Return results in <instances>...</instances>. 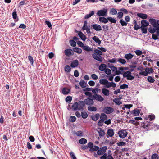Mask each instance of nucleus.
Instances as JSON below:
<instances>
[{
	"label": "nucleus",
	"instance_id": "obj_1",
	"mask_svg": "<svg viewBox=\"0 0 159 159\" xmlns=\"http://www.w3.org/2000/svg\"><path fill=\"white\" fill-rule=\"evenodd\" d=\"M149 21L152 25L154 28L153 29L151 27L149 28V32L151 33H154L156 30H157V35L159 36V20H157L156 21L155 19L151 18L149 20Z\"/></svg>",
	"mask_w": 159,
	"mask_h": 159
},
{
	"label": "nucleus",
	"instance_id": "obj_2",
	"mask_svg": "<svg viewBox=\"0 0 159 159\" xmlns=\"http://www.w3.org/2000/svg\"><path fill=\"white\" fill-rule=\"evenodd\" d=\"M88 23L87 21H85L84 22V25L82 27V30H86L88 34L91 33L90 31L91 26L90 25H88Z\"/></svg>",
	"mask_w": 159,
	"mask_h": 159
},
{
	"label": "nucleus",
	"instance_id": "obj_3",
	"mask_svg": "<svg viewBox=\"0 0 159 159\" xmlns=\"http://www.w3.org/2000/svg\"><path fill=\"white\" fill-rule=\"evenodd\" d=\"M123 76L124 77H126L127 80H131L134 79V77L131 75V72L130 71H127L124 72Z\"/></svg>",
	"mask_w": 159,
	"mask_h": 159
},
{
	"label": "nucleus",
	"instance_id": "obj_4",
	"mask_svg": "<svg viewBox=\"0 0 159 159\" xmlns=\"http://www.w3.org/2000/svg\"><path fill=\"white\" fill-rule=\"evenodd\" d=\"M107 9L104 8L103 10L98 11L97 14L99 16H106L107 14Z\"/></svg>",
	"mask_w": 159,
	"mask_h": 159
},
{
	"label": "nucleus",
	"instance_id": "obj_5",
	"mask_svg": "<svg viewBox=\"0 0 159 159\" xmlns=\"http://www.w3.org/2000/svg\"><path fill=\"white\" fill-rule=\"evenodd\" d=\"M118 134L120 138L123 139L125 138L127 136L128 133L126 130H121L118 132Z\"/></svg>",
	"mask_w": 159,
	"mask_h": 159
},
{
	"label": "nucleus",
	"instance_id": "obj_6",
	"mask_svg": "<svg viewBox=\"0 0 159 159\" xmlns=\"http://www.w3.org/2000/svg\"><path fill=\"white\" fill-rule=\"evenodd\" d=\"M93 99L99 102L103 101L104 99L101 95L97 94H94L93 96Z\"/></svg>",
	"mask_w": 159,
	"mask_h": 159
},
{
	"label": "nucleus",
	"instance_id": "obj_7",
	"mask_svg": "<svg viewBox=\"0 0 159 159\" xmlns=\"http://www.w3.org/2000/svg\"><path fill=\"white\" fill-rule=\"evenodd\" d=\"M93 98L91 99L88 98H87L84 99V102H85V105H92L93 104L94 102L93 101Z\"/></svg>",
	"mask_w": 159,
	"mask_h": 159
},
{
	"label": "nucleus",
	"instance_id": "obj_8",
	"mask_svg": "<svg viewBox=\"0 0 159 159\" xmlns=\"http://www.w3.org/2000/svg\"><path fill=\"white\" fill-rule=\"evenodd\" d=\"M78 103L79 110L80 111H83L84 109V107L86 105L84 101H80Z\"/></svg>",
	"mask_w": 159,
	"mask_h": 159
},
{
	"label": "nucleus",
	"instance_id": "obj_9",
	"mask_svg": "<svg viewBox=\"0 0 159 159\" xmlns=\"http://www.w3.org/2000/svg\"><path fill=\"white\" fill-rule=\"evenodd\" d=\"M91 29H93L96 31H100L102 30L101 26L98 24H94L91 25Z\"/></svg>",
	"mask_w": 159,
	"mask_h": 159
},
{
	"label": "nucleus",
	"instance_id": "obj_10",
	"mask_svg": "<svg viewBox=\"0 0 159 159\" xmlns=\"http://www.w3.org/2000/svg\"><path fill=\"white\" fill-rule=\"evenodd\" d=\"M113 111V108L109 107H105L103 110V111L107 114H110Z\"/></svg>",
	"mask_w": 159,
	"mask_h": 159
},
{
	"label": "nucleus",
	"instance_id": "obj_11",
	"mask_svg": "<svg viewBox=\"0 0 159 159\" xmlns=\"http://www.w3.org/2000/svg\"><path fill=\"white\" fill-rule=\"evenodd\" d=\"M92 57L94 59L99 62H101L102 61V57L100 55H98L96 53H93L92 54Z\"/></svg>",
	"mask_w": 159,
	"mask_h": 159
},
{
	"label": "nucleus",
	"instance_id": "obj_12",
	"mask_svg": "<svg viewBox=\"0 0 159 159\" xmlns=\"http://www.w3.org/2000/svg\"><path fill=\"white\" fill-rule=\"evenodd\" d=\"M109 67L111 69L112 71L115 72L116 74L115 75L123 74V73L121 72V71L117 70V68L116 67L113 66H110Z\"/></svg>",
	"mask_w": 159,
	"mask_h": 159
},
{
	"label": "nucleus",
	"instance_id": "obj_13",
	"mask_svg": "<svg viewBox=\"0 0 159 159\" xmlns=\"http://www.w3.org/2000/svg\"><path fill=\"white\" fill-rule=\"evenodd\" d=\"M65 54L67 57H70L74 54L73 51L71 49H66L64 51Z\"/></svg>",
	"mask_w": 159,
	"mask_h": 159
},
{
	"label": "nucleus",
	"instance_id": "obj_14",
	"mask_svg": "<svg viewBox=\"0 0 159 159\" xmlns=\"http://www.w3.org/2000/svg\"><path fill=\"white\" fill-rule=\"evenodd\" d=\"M140 112L139 110L135 109L130 112V115H133V116H139Z\"/></svg>",
	"mask_w": 159,
	"mask_h": 159
},
{
	"label": "nucleus",
	"instance_id": "obj_15",
	"mask_svg": "<svg viewBox=\"0 0 159 159\" xmlns=\"http://www.w3.org/2000/svg\"><path fill=\"white\" fill-rule=\"evenodd\" d=\"M102 93L105 96H108L110 94L109 91L105 88H103L102 89Z\"/></svg>",
	"mask_w": 159,
	"mask_h": 159
},
{
	"label": "nucleus",
	"instance_id": "obj_16",
	"mask_svg": "<svg viewBox=\"0 0 159 159\" xmlns=\"http://www.w3.org/2000/svg\"><path fill=\"white\" fill-rule=\"evenodd\" d=\"M116 86V84L115 83L113 82H110L108 81L105 87L107 88H109L111 87H115Z\"/></svg>",
	"mask_w": 159,
	"mask_h": 159
},
{
	"label": "nucleus",
	"instance_id": "obj_17",
	"mask_svg": "<svg viewBox=\"0 0 159 159\" xmlns=\"http://www.w3.org/2000/svg\"><path fill=\"white\" fill-rule=\"evenodd\" d=\"M134 55L130 53L125 54L124 56V58L127 60H129L133 58Z\"/></svg>",
	"mask_w": 159,
	"mask_h": 159
},
{
	"label": "nucleus",
	"instance_id": "obj_18",
	"mask_svg": "<svg viewBox=\"0 0 159 159\" xmlns=\"http://www.w3.org/2000/svg\"><path fill=\"white\" fill-rule=\"evenodd\" d=\"M79 65L78 61L77 60H74L71 63L70 66L72 68L77 67Z\"/></svg>",
	"mask_w": 159,
	"mask_h": 159
},
{
	"label": "nucleus",
	"instance_id": "obj_19",
	"mask_svg": "<svg viewBox=\"0 0 159 159\" xmlns=\"http://www.w3.org/2000/svg\"><path fill=\"white\" fill-rule=\"evenodd\" d=\"M72 109L74 111H80L79 110V105L77 102H75L72 105Z\"/></svg>",
	"mask_w": 159,
	"mask_h": 159
},
{
	"label": "nucleus",
	"instance_id": "obj_20",
	"mask_svg": "<svg viewBox=\"0 0 159 159\" xmlns=\"http://www.w3.org/2000/svg\"><path fill=\"white\" fill-rule=\"evenodd\" d=\"M107 134L110 137H112L114 134L113 129H109L107 130Z\"/></svg>",
	"mask_w": 159,
	"mask_h": 159
},
{
	"label": "nucleus",
	"instance_id": "obj_21",
	"mask_svg": "<svg viewBox=\"0 0 159 159\" xmlns=\"http://www.w3.org/2000/svg\"><path fill=\"white\" fill-rule=\"evenodd\" d=\"M141 27H145L149 25V23L148 22L145 20H143L141 21Z\"/></svg>",
	"mask_w": 159,
	"mask_h": 159
},
{
	"label": "nucleus",
	"instance_id": "obj_22",
	"mask_svg": "<svg viewBox=\"0 0 159 159\" xmlns=\"http://www.w3.org/2000/svg\"><path fill=\"white\" fill-rule=\"evenodd\" d=\"M107 67V66L104 64H101L99 66V69L101 71L105 70Z\"/></svg>",
	"mask_w": 159,
	"mask_h": 159
},
{
	"label": "nucleus",
	"instance_id": "obj_23",
	"mask_svg": "<svg viewBox=\"0 0 159 159\" xmlns=\"http://www.w3.org/2000/svg\"><path fill=\"white\" fill-rule=\"evenodd\" d=\"M99 20L100 22L104 23H107L108 22L107 19L104 17H99Z\"/></svg>",
	"mask_w": 159,
	"mask_h": 159
},
{
	"label": "nucleus",
	"instance_id": "obj_24",
	"mask_svg": "<svg viewBox=\"0 0 159 159\" xmlns=\"http://www.w3.org/2000/svg\"><path fill=\"white\" fill-rule=\"evenodd\" d=\"M92 105L89 106L88 107V110L89 111H95L97 110V108L95 107L92 106Z\"/></svg>",
	"mask_w": 159,
	"mask_h": 159
},
{
	"label": "nucleus",
	"instance_id": "obj_25",
	"mask_svg": "<svg viewBox=\"0 0 159 159\" xmlns=\"http://www.w3.org/2000/svg\"><path fill=\"white\" fill-rule=\"evenodd\" d=\"M100 115L98 113L96 114L95 115L92 116L91 118L92 120L94 121H96L99 118Z\"/></svg>",
	"mask_w": 159,
	"mask_h": 159
},
{
	"label": "nucleus",
	"instance_id": "obj_26",
	"mask_svg": "<svg viewBox=\"0 0 159 159\" xmlns=\"http://www.w3.org/2000/svg\"><path fill=\"white\" fill-rule=\"evenodd\" d=\"M78 34L82 40L85 41L86 39L85 36L81 31L79 32Z\"/></svg>",
	"mask_w": 159,
	"mask_h": 159
},
{
	"label": "nucleus",
	"instance_id": "obj_27",
	"mask_svg": "<svg viewBox=\"0 0 159 159\" xmlns=\"http://www.w3.org/2000/svg\"><path fill=\"white\" fill-rule=\"evenodd\" d=\"M137 16L139 17L142 19H146L148 17V16L147 14L142 13H138Z\"/></svg>",
	"mask_w": 159,
	"mask_h": 159
},
{
	"label": "nucleus",
	"instance_id": "obj_28",
	"mask_svg": "<svg viewBox=\"0 0 159 159\" xmlns=\"http://www.w3.org/2000/svg\"><path fill=\"white\" fill-rule=\"evenodd\" d=\"M73 51L78 54H81L82 52V50L79 48L75 47L73 49Z\"/></svg>",
	"mask_w": 159,
	"mask_h": 159
},
{
	"label": "nucleus",
	"instance_id": "obj_29",
	"mask_svg": "<svg viewBox=\"0 0 159 159\" xmlns=\"http://www.w3.org/2000/svg\"><path fill=\"white\" fill-rule=\"evenodd\" d=\"M108 80L105 79H101L99 80V83L102 85H106Z\"/></svg>",
	"mask_w": 159,
	"mask_h": 159
},
{
	"label": "nucleus",
	"instance_id": "obj_30",
	"mask_svg": "<svg viewBox=\"0 0 159 159\" xmlns=\"http://www.w3.org/2000/svg\"><path fill=\"white\" fill-rule=\"evenodd\" d=\"M93 39L94 41H95L96 43H97L99 45L101 44V41L99 39L98 37L96 36H94L93 38Z\"/></svg>",
	"mask_w": 159,
	"mask_h": 159
},
{
	"label": "nucleus",
	"instance_id": "obj_31",
	"mask_svg": "<svg viewBox=\"0 0 159 159\" xmlns=\"http://www.w3.org/2000/svg\"><path fill=\"white\" fill-rule=\"evenodd\" d=\"M99 149V147L97 146H93L92 148L90 149L89 151L91 152H93L97 151Z\"/></svg>",
	"mask_w": 159,
	"mask_h": 159
},
{
	"label": "nucleus",
	"instance_id": "obj_32",
	"mask_svg": "<svg viewBox=\"0 0 159 159\" xmlns=\"http://www.w3.org/2000/svg\"><path fill=\"white\" fill-rule=\"evenodd\" d=\"M83 48L84 50L88 52L92 51H93L92 49L87 45L84 46Z\"/></svg>",
	"mask_w": 159,
	"mask_h": 159
},
{
	"label": "nucleus",
	"instance_id": "obj_33",
	"mask_svg": "<svg viewBox=\"0 0 159 159\" xmlns=\"http://www.w3.org/2000/svg\"><path fill=\"white\" fill-rule=\"evenodd\" d=\"M145 71L148 73V75L149 73H153L154 72L153 69L152 68L147 67L145 69Z\"/></svg>",
	"mask_w": 159,
	"mask_h": 159
},
{
	"label": "nucleus",
	"instance_id": "obj_34",
	"mask_svg": "<svg viewBox=\"0 0 159 159\" xmlns=\"http://www.w3.org/2000/svg\"><path fill=\"white\" fill-rule=\"evenodd\" d=\"M79 142L80 144H84L87 143V140L85 139L82 138L80 139Z\"/></svg>",
	"mask_w": 159,
	"mask_h": 159
},
{
	"label": "nucleus",
	"instance_id": "obj_35",
	"mask_svg": "<svg viewBox=\"0 0 159 159\" xmlns=\"http://www.w3.org/2000/svg\"><path fill=\"white\" fill-rule=\"evenodd\" d=\"M117 61L119 62L123 65L125 64L126 62V60L125 59H123L122 58L118 59Z\"/></svg>",
	"mask_w": 159,
	"mask_h": 159
},
{
	"label": "nucleus",
	"instance_id": "obj_36",
	"mask_svg": "<svg viewBox=\"0 0 159 159\" xmlns=\"http://www.w3.org/2000/svg\"><path fill=\"white\" fill-rule=\"evenodd\" d=\"M94 14V12L93 11H91L90 13H89V14L86 15L85 16L84 18L85 19H88L90 17L92 16H93Z\"/></svg>",
	"mask_w": 159,
	"mask_h": 159
},
{
	"label": "nucleus",
	"instance_id": "obj_37",
	"mask_svg": "<svg viewBox=\"0 0 159 159\" xmlns=\"http://www.w3.org/2000/svg\"><path fill=\"white\" fill-rule=\"evenodd\" d=\"M110 13L112 15H115L117 14V11L115 8H111L110 10Z\"/></svg>",
	"mask_w": 159,
	"mask_h": 159
},
{
	"label": "nucleus",
	"instance_id": "obj_38",
	"mask_svg": "<svg viewBox=\"0 0 159 159\" xmlns=\"http://www.w3.org/2000/svg\"><path fill=\"white\" fill-rule=\"evenodd\" d=\"M113 101L116 103V104L118 105H120L122 103V102L119 100V99L117 98H116L113 100Z\"/></svg>",
	"mask_w": 159,
	"mask_h": 159
},
{
	"label": "nucleus",
	"instance_id": "obj_39",
	"mask_svg": "<svg viewBox=\"0 0 159 159\" xmlns=\"http://www.w3.org/2000/svg\"><path fill=\"white\" fill-rule=\"evenodd\" d=\"M107 19L108 20H109L112 23H116V21L115 19L110 17H108L107 18Z\"/></svg>",
	"mask_w": 159,
	"mask_h": 159
},
{
	"label": "nucleus",
	"instance_id": "obj_40",
	"mask_svg": "<svg viewBox=\"0 0 159 159\" xmlns=\"http://www.w3.org/2000/svg\"><path fill=\"white\" fill-rule=\"evenodd\" d=\"M62 92L64 94H67L69 92V90L67 89L64 88L62 89Z\"/></svg>",
	"mask_w": 159,
	"mask_h": 159
},
{
	"label": "nucleus",
	"instance_id": "obj_41",
	"mask_svg": "<svg viewBox=\"0 0 159 159\" xmlns=\"http://www.w3.org/2000/svg\"><path fill=\"white\" fill-rule=\"evenodd\" d=\"M98 133L99 134V135L100 136H103L105 135V132L102 129H100V130L98 131Z\"/></svg>",
	"mask_w": 159,
	"mask_h": 159
},
{
	"label": "nucleus",
	"instance_id": "obj_42",
	"mask_svg": "<svg viewBox=\"0 0 159 159\" xmlns=\"http://www.w3.org/2000/svg\"><path fill=\"white\" fill-rule=\"evenodd\" d=\"M147 80L150 83H152L155 81L154 78L151 76H149L148 77Z\"/></svg>",
	"mask_w": 159,
	"mask_h": 159
},
{
	"label": "nucleus",
	"instance_id": "obj_43",
	"mask_svg": "<svg viewBox=\"0 0 159 159\" xmlns=\"http://www.w3.org/2000/svg\"><path fill=\"white\" fill-rule=\"evenodd\" d=\"M71 70V68L69 65H66L65 67V71L66 72H69Z\"/></svg>",
	"mask_w": 159,
	"mask_h": 159
},
{
	"label": "nucleus",
	"instance_id": "obj_44",
	"mask_svg": "<svg viewBox=\"0 0 159 159\" xmlns=\"http://www.w3.org/2000/svg\"><path fill=\"white\" fill-rule=\"evenodd\" d=\"M69 42L71 46L75 47L76 46V43L75 41H74V40H70L69 41Z\"/></svg>",
	"mask_w": 159,
	"mask_h": 159
},
{
	"label": "nucleus",
	"instance_id": "obj_45",
	"mask_svg": "<svg viewBox=\"0 0 159 159\" xmlns=\"http://www.w3.org/2000/svg\"><path fill=\"white\" fill-rule=\"evenodd\" d=\"M100 118L101 119H102L103 120H107V116L103 113L101 114Z\"/></svg>",
	"mask_w": 159,
	"mask_h": 159
},
{
	"label": "nucleus",
	"instance_id": "obj_46",
	"mask_svg": "<svg viewBox=\"0 0 159 159\" xmlns=\"http://www.w3.org/2000/svg\"><path fill=\"white\" fill-rule=\"evenodd\" d=\"M79 84L80 86L83 88H85L86 86V84L84 81H80L79 83Z\"/></svg>",
	"mask_w": 159,
	"mask_h": 159
},
{
	"label": "nucleus",
	"instance_id": "obj_47",
	"mask_svg": "<svg viewBox=\"0 0 159 159\" xmlns=\"http://www.w3.org/2000/svg\"><path fill=\"white\" fill-rule=\"evenodd\" d=\"M94 52L98 55L100 56L102 54V52L101 51L97 49H95L94 50Z\"/></svg>",
	"mask_w": 159,
	"mask_h": 159
},
{
	"label": "nucleus",
	"instance_id": "obj_48",
	"mask_svg": "<svg viewBox=\"0 0 159 159\" xmlns=\"http://www.w3.org/2000/svg\"><path fill=\"white\" fill-rule=\"evenodd\" d=\"M140 28L141 29L142 33L146 34L147 32V29L145 27H141Z\"/></svg>",
	"mask_w": 159,
	"mask_h": 159
},
{
	"label": "nucleus",
	"instance_id": "obj_49",
	"mask_svg": "<svg viewBox=\"0 0 159 159\" xmlns=\"http://www.w3.org/2000/svg\"><path fill=\"white\" fill-rule=\"evenodd\" d=\"M81 116L83 119H86L88 117V114L85 112H82Z\"/></svg>",
	"mask_w": 159,
	"mask_h": 159
},
{
	"label": "nucleus",
	"instance_id": "obj_50",
	"mask_svg": "<svg viewBox=\"0 0 159 159\" xmlns=\"http://www.w3.org/2000/svg\"><path fill=\"white\" fill-rule=\"evenodd\" d=\"M76 119V118L75 116H71L70 118V121L72 122H74L75 121Z\"/></svg>",
	"mask_w": 159,
	"mask_h": 159
},
{
	"label": "nucleus",
	"instance_id": "obj_51",
	"mask_svg": "<svg viewBox=\"0 0 159 159\" xmlns=\"http://www.w3.org/2000/svg\"><path fill=\"white\" fill-rule=\"evenodd\" d=\"M74 134H75L78 136H82V132L81 131H78L77 132H75Z\"/></svg>",
	"mask_w": 159,
	"mask_h": 159
},
{
	"label": "nucleus",
	"instance_id": "obj_52",
	"mask_svg": "<svg viewBox=\"0 0 159 159\" xmlns=\"http://www.w3.org/2000/svg\"><path fill=\"white\" fill-rule=\"evenodd\" d=\"M129 67L131 68L129 70L130 72H133L134 70V68L136 67V66L135 65H130L129 66Z\"/></svg>",
	"mask_w": 159,
	"mask_h": 159
},
{
	"label": "nucleus",
	"instance_id": "obj_53",
	"mask_svg": "<svg viewBox=\"0 0 159 159\" xmlns=\"http://www.w3.org/2000/svg\"><path fill=\"white\" fill-rule=\"evenodd\" d=\"M105 73L108 75H110L111 73V70L108 68H106L104 70Z\"/></svg>",
	"mask_w": 159,
	"mask_h": 159
},
{
	"label": "nucleus",
	"instance_id": "obj_54",
	"mask_svg": "<svg viewBox=\"0 0 159 159\" xmlns=\"http://www.w3.org/2000/svg\"><path fill=\"white\" fill-rule=\"evenodd\" d=\"M159 156L156 154H154L151 157V159H158Z\"/></svg>",
	"mask_w": 159,
	"mask_h": 159
},
{
	"label": "nucleus",
	"instance_id": "obj_55",
	"mask_svg": "<svg viewBox=\"0 0 159 159\" xmlns=\"http://www.w3.org/2000/svg\"><path fill=\"white\" fill-rule=\"evenodd\" d=\"M45 23L48 25L49 28L51 29L52 28V26L50 22L48 21H46L45 22Z\"/></svg>",
	"mask_w": 159,
	"mask_h": 159
},
{
	"label": "nucleus",
	"instance_id": "obj_56",
	"mask_svg": "<svg viewBox=\"0 0 159 159\" xmlns=\"http://www.w3.org/2000/svg\"><path fill=\"white\" fill-rule=\"evenodd\" d=\"M28 59L30 61L31 64L32 65L33 63V59L32 57L30 56H28Z\"/></svg>",
	"mask_w": 159,
	"mask_h": 159
},
{
	"label": "nucleus",
	"instance_id": "obj_57",
	"mask_svg": "<svg viewBox=\"0 0 159 159\" xmlns=\"http://www.w3.org/2000/svg\"><path fill=\"white\" fill-rule=\"evenodd\" d=\"M100 89L98 88H95L92 90V92L93 93L95 94L98 93L99 91H100Z\"/></svg>",
	"mask_w": 159,
	"mask_h": 159
},
{
	"label": "nucleus",
	"instance_id": "obj_58",
	"mask_svg": "<svg viewBox=\"0 0 159 159\" xmlns=\"http://www.w3.org/2000/svg\"><path fill=\"white\" fill-rule=\"evenodd\" d=\"M104 121L102 119H101L98 123V125L99 126H102Z\"/></svg>",
	"mask_w": 159,
	"mask_h": 159
},
{
	"label": "nucleus",
	"instance_id": "obj_59",
	"mask_svg": "<svg viewBox=\"0 0 159 159\" xmlns=\"http://www.w3.org/2000/svg\"><path fill=\"white\" fill-rule=\"evenodd\" d=\"M123 16V13L122 11L119 12L118 13L117 17L119 19L121 18Z\"/></svg>",
	"mask_w": 159,
	"mask_h": 159
},
{
	"label": "nucleus",
	"instance_id": "obj_60",
	"mask_svg": "<svg viewBox=\"0 0 159 159\" xmlns=\"http://www.w3.org/2000/svg\"><path fill=\"white\" fill-rule=\"evenodd\" d=\"M120 22L122 26H126L127 25V23L125 22L122 19L120 20Z\"/></svg>",
	"mask_w": 159,
	"mask_h": 159
},
{
	"label": "nucleus",
	"instance_id": "obj_61",
	"mask_svg": "<svg viewBox=\"0 0 159 159\" xmlns=\"http://www.w3.org/2000/svg\"><path fill=\"white\" fill-rule=\"evenodd\" d=\"M128 85L127 84H124L123 85H121L120 86V88L121 89H124L128 88Z\"/></svg>",
	"mask_w": 159,
	"mask_h": 159
},
{
	"label": "nucleus",
	"instance_id": "obj_62",
	"mask_svg": "<svg viewBox=\"0 0 159 159\" xmlns=\"http://www.w3.org/2000/svg\"><path fill=\"white\" fill-rule=\"evenodd\" d=\"M125 144L126 143L124 142H120L117 143V144L118 146H124Z\"/></svg>",
	"mask_w": 159,
	"mask_h": 159
},
{
	"label": "nucleus",
	"instance_id": "obj_63",
	"mask_svg": "<svg viewBox=\"0 0 159 159\" xmlns=\"http://www.w3.org/2000/svg\"><path fill=\"white\" fill-rule=\"evenodd\" d=\"M139 75H143L144 76H145L148 75V73L146 72V71H141V72H140L139 73Z\"/></svg>",
	"mask_w": 159,
	"mask_h": 159
},
{
	"label": "nucleus",
	"instance_id": "obj_64",
	"mask_svg": "<svg viewBox=\"0 0 159 159\" xmlns=\"http://www.w3.org/2000/svg\"><path fill=\"white\" fill-rule=\"evenodd\" d=\"M135 52L136 54L138 56H140L142 54V52L141 51L139 50H137L135 51Z\"/></svg>",
	"mask_w": 159,
	"mask_h": 159
}]
</instances>
